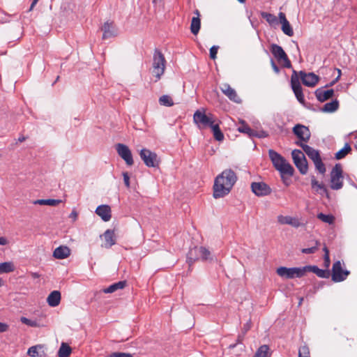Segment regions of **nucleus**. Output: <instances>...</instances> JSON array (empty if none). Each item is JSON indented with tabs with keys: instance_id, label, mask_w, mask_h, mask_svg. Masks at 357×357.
<instances>
[{
	"instance_id": "1",
	"label": "nucleus",
	"mask_w": 357,
	"mask_h": 357,
	"mask_svg": "<svg viewBox=\"0 0 357 357\" xmlns=\"http://www.w3.org/2000/svg\"><path fill=\"white\" fill-rule=\"evenodd\" d=\"M237 181L236 174L231 169H225L214 181L213 197L222 198L227 195Z\"/></svg>"
},
{
	"instance_id": "2",
	"label": "nucleus",
	"mask_w": 357,
	"mask_h": 357,
	"mask_svg": "<svg viewBox=\"0 0 357 357\" xmlns=\"http://www.w3.org/2000/svg\"><path fill=\"white\" fill-rule=\"evenodd\" d=\"M269 158L274 167L280 173L283 182L288 185L286 182L285 175L291 176L294 174V167L282 157L280 154L273 149L268 151Z\"/></svg>"
},
{
	"instance_id": "3",
	"label": "nucleus",
	"mask_w": 357,
	"mask_h": 357,
	"mask_svg": "<svg viewBox=\"0 0 357 357\" xmlns=\"http://www.w3.org/2000/svg\"><path fill=\"white\" fill-rule=\"evenodd\" d=\"M166 60L162 53L155 49L153 56V73L155 77V82L160 79L165 73Z\"/></svg>"
},
{
	"instance_id": "4",
	"label": "nucleus",
	"mask_w": 357,
	"mask_h": 357,
	"mask_svg": "<svg viewBox=\"0 0 357 357\" xmlns=\"http://www.w3.org/2000/svg\"><path fill=\"white\" fill-rule=\"evenodd\" d=\"M276 273L283 279L300 278L305 274L306 268H305V266L291 268L280 266L277 268Z\"/></svg>"
},
{
	"instance_id": "5",
	"label": "nucleus",
	"mask_w": 357,
	"mask_h": 357,
	"mask_svg": "<svg viewBox=\"0 0 357 357\" xmlns=\"http://www.w3.org/2000/svg\"><path fill=\"white\" fill-rule=\"evenodd\" d=\"M193 121L197 126L201 128H211L214 124V116L208 113L206 114L204 111L197 109L193 115Z\"/></svg>"
},
{
	"instance_id": "6",
	"label": "nucleus",
	"mask_w": 357,
	"mask_h": 357,
	"mask_svg": "<svg viewBox=\"0 0 357 357\" xmlns=\"http://www.w3.org/2000/svg\"><path fill=\"white\" fill-rule=\"evenodd\" d=\"M343 186L342 169L340 163L336 164L331 172V188L337 190Z\"/></svg>"
},
{
	"instance_id": "7",
	"label": "nucleus",
	"mask_w": 357,
	"mask_h": 357,
	"mask_svg": "<svg viewBox=\"0 0 357 357\" xmlns=\"http://www.w3.org/2000/svg\"><path fill=\"white\" fill-rule=\"evenodd\" d=\"M292 158L296 167L301 174H306L308 169L307 162L304 153L298 149H295L291 153Z\"/></svg>"
},
{
	"instance_id": "8",
	"label": "nucleus",
	"mask_w": 357,
	"mask_h": 357,
	"mask_svg": "<svg viewBox=\"0 0 357 357\" xmlns=\"http://www.w3.org/2000/svg\"><path fill=\"white\" fill-rule=\"evenodd\" d=\"M291 86L297 100L300 103L303 104L305 102L304 95L303 93L302 86L299 82L298 75L296 70H293L291 77Z\"/></svg>"
},
{
	"instance_id": "9",
	"label": "nucleus",
	"mask_w": 357,
	"mask_h": 357,
	"mask_svg": "<svg viewBox=\"0 0 357 357\" xmlns=\"http://www.w3.org/2000/svg\"><path fill=\"white\" fill-rule=\"evenodd\" d=\"M139 155L146 167H155L158 166L159 161L158 155L155 152L146 149H142L139 152Z\"/></svg>"
},
{
	"instance_id": "10",
	"label": "nucleus",
	"mask_w": 357,
	"mask_h": 357,
	"mask_svg": "<svg viewBox=\"0 0 357 357\" xmlns=\"http://www.w3.org/2000/svg\"><path fill=\"white\" fill-rule=\"evenodd\" d=\"M271 51L278 61H283L285 68H289L291 67V61L281 46L277 44H272Z\"/></svg>"
},
{
	"instance_id": "11",
	"label": "nucleus",
	"mask_w": 357,
	"mask_h": 357,
	"mask_svg": "<svg viewBox=\"0 0 357 357\" xmlns=\"http://www.w3.org/2000/svg\"><path fill=\"white\" fill-rule=\"evenodd\" d=\"M332 272V280L335 282L344 281L350 273L349 271L342 269L340 261H337L333 264Z\"/></svg>"
},
{
	"instance_id": "12",
	"label": "nucleus",
	"mask_w": 357,
	"mask_h": 357,
	"mask_svg": "<svg viewBox=\"0 0 357 357\" xmlns=\"http://www.w3.org/2000/svg\"><path fill=\"white\" fill-rule=\"evenodd\" d=\"M277 219L280 225H288L294 228L305 227L306 225V222H304L302 218L298 217L280 215L277 217Z\"/></svg>"
},
{
	"instance_id": "13",
	"label": "nucleus",
	"mask_w": 357,
	"mask_h": 357,
	"mask_svg": "<svg viewBox=\"0 0 357 357\" xmlns=\"http://www.w3.org/2000/svg\"><path fill=\"white\" fill-rule=\"evenodd\" d=\"M293 133L299 139L298 142L307 143L310 139L309 128L301 124H296L292 129Z\"/></svg>"
},
{
	"instance_id": "14",
	"label": "nucleus",
	"mask_w": 357,
	"mask_h": 357,
	"mask_svg": "<svg viewBox=\"0 0 357 357\" xmlns=\"http://www.w3.org/2000/svg\"><path fill=\"white\" fill-rule=\"evenodd\" d=\"M116 149L119 155L124 160L127 165L131 166L133 165L132 155L128 146L123 144H117Z\"/></svg>"
},
{
	"instance_id": "15",
	"label": "nucleus",
	"mask_w": 357,
	"mask_h": 357,
	"mask_svg": "<svg viewBox=\"0 0 357 357\" xmlns=\"http://www.w3.org/2000/svg\"><path fill=\"white\" fill-rule=\"evenodd\" d=\"M252 192L257 197H264L271 193V188L264 182H253L251 183Z\"/></svg>"
},
{
	"instance_id": "16",
	"label": "nucleus",
	"mask_w": 357,
	"mask_h": 357,
	"mask_svg": "<svg viewBox=\"0 0 357 357\" xmlns=\"http://www.w3.org/2000/svg\"><path fill=\"white\" fill-rule=\"evenodd\" d=\"M298 77L301 79L302 83L308 87L314 86L319 82V77L314 73H305V71L301 70L299 72Z\"/></svg>"
},
{
	"instance_id": "17",
	"label": "nucleus",
	"mask_w": 357,
	"mask_h": 357,
	"mask_svg": "<svg viewBox=\"0 0 357 357\" xmlns=\"http://www.w3.org/2000/svg\"><path fill=\"white\" fill-rule=\"evenodd\" d=\"M220 90L230 100L236 103L241 102V99L238 97L236 91L229 84H223L220 86Z\"/></svg>"
},
{
	"instance_id": "18",
	"label": "nucleus",
	"mask_w": 357,
	"mask_h": 357,
	"mask_svg": "<svg viewBox=\"0 0 357 357\" xmlns=\"http://www.w3.org/2000/svg\"><path fill=\"white\" fill-rule=\"evenodd\" d=\"M296 144L301 147L304 152L312 161H314L321 157L319 151L313 149L309 145L301 142H296Z\"/></svg>"
},
{
	"instance_id": "19",
	"label": "nucleus",
	"mask_w": 357,
	"mask_h": 357,
	"mask_svg": "<svg viewBox=\"0 0 357 357\" xmlns=\"http://www.w3.org/2000/svg\"><path fill=\"white\" fill-rule=\"evenodd\" d=\"M101 29L103 31L102 39L104 40L117 35V31L113 22L109 21L105 22Z\"/></svg>"
},
{
	"instance_id": "20",
	"label": "nucleus",
	"mask_w": 357,
	"mask_h": 357,
	"mask_svg": "<svg viewBox=\"0 0 357 357\" xmlns=\"http://www.w3.org/2000/svg\"><path fill=\"white\" fill-rule=\"evenodd\" d=\"M96 213L99 215L104 222L111 219V208L108 205H100L96 209Z\"/></svg>"
},
{
	"instance_id": "21",
	"label": "nucleus",
	"mask_w": 357,
	"mask_h": 357,
	"mask_svg": "<svg viewBox=\"0 0 357 357\" xmlns=\"http://www.w3.org/2000/svg\"><path fill=\"white\" fill-rule=\"evenodd\" d=\"M314 93H315L317 99L319 102H323L333 96L334 90L333 89L324 90L322 88H319L315 91Z\"/></svg>"
},
{
	"instance_id": "22",
	"label": "nucleus",
	"mask_w": 357,
	"mask_h": 357,
	"mask_svg": "<svg viewBox=\"0 0 357 357\" xmlns=\"http://www.w3.org/2000/svg\"><path fill=\"white\" fill-rule=\"evenodd\" d=\"M61 301V293L59 291H52L47 298V303L50 307H56Z\"/></svg>"
},
{
	"instance_id": "23",
	"label": "nucleus",
	"mask_w": 357,
	"mask_h": 357,
	"mask_svg": "<svg viewBox=\"0 0 357 357\" xmlns=\"http://www.w3.org/2000/svg\"><path fill=\"white\" fill-rule=\"evenodd\" d=\"M70 254V250L67 246L61 245L54 250L53 257L56 259H63L67 258Z\"/></svg>"
},
{
	"instance_id": "24",
	"label": "nucleus",
	"mask_w": 357,
	"mask_h": 357,
	"mask_svg": "<svg viewBox=\"0 0 357 357\" xmlns=\"http://www.w3.org/2000/svg\"><path fill=\"white\" fill-rule=\"evenodd\" d=\"M305 268H306V272L311 271L321 278H328L330 276L329 271L321 269L317 266H305Z\"/></svg>"
},
{
	"instance_id": "25",
	"label": "nucleus",
	"mask_w": 357,
	"mask_h": 357,
	"mask_svg": "<svg viewBox=\"0 0 357 357\" xmlns=\"http://www.w3.org/2000/svg\"><path fill=\"white\" fill-rule=\"evenodd\" d=\"M195 13L197 15V17H193L191 21L190 24V30L192 34L197 35L200 29L201 21L199 17V13L197 10H196Z\"/></svg>"
},
{
	"instance_id": "26",
	"label": "nucleus",
	"mask_w": 357,
	"mask_h": 357,
	"mask_svg": "<svg viewBox=\"0 0 357 357\" xmlns=\"http://www.w3.org/2000/svg\"><path fill=\"white\" fill-rule=\"evenodd\" d=\"M104 238L105 241V247L106 248H111L112 245H114L116 243L115 239H114V232L113 230L107 229L105 231L104 234Z\"/></svg>"
},
{
	"instance_id": "27",
	"label": "nucleus",
	"mask_w": 357,
	"mask_h": 357,
	"mask_svg": "<svg viewBox=\"0 0 357 357\" xmlns=\"http://www.w3.org/2000/svg\"><path fill=\"white\" fill-rule=\"evenodd\" d=\"M126 285V281L122 280L119 281L118 282L114 283L109 286L107 288L103 289V292L105 294H111L119 289H123Z\"/></svg>"
},
{
	"instance_id": "28",
	"label": "nucleus",
	"mask_w": 357,
	"mask_h": 357,
	"mask_svg": "<svg viewBox=\"0 0 357 357\" xmlns=\"http://www.w3.org/2000/svg\"><path fill=\"white\" fill-rule=\"evenodd\" d=\"M43 344H36L32 346L28 349L27 355L31 357H43L45 355V352L42 351L40 353L38 351L39 349L44 348Z\"/></svg>"
},
{
	"instance_id": "29",
	"label": "nucleus",
	"mask_w": 357,
	"mask_h": 357,
	"mask_svg": "<svg viewBox=\"0 0 357 357\" xmlns=\"http://www.w3.org/2000/svg\"><path fill=\"white\" fill-rule=\"evenodd\" d=\"M311 185L313 189H315L317 192H319L321 195H328V190L323 183H319L314 176L311 178Z\"/></svg>"
},
{
	"instance_id": "30",
	"label": "nucleus",
	"mask_w": 357,
	"mask_h": 357,
	"mask_svg": "<svg viewBox=\"0 0 357 357\" xmlns=\"http://www.w3.org/2000/svg\"><path fill=\"white\" fill-rule=\"evenodd\" d=\"M199 259V247H194L190 249L187 255V262L191 266L195 261Z\"/></svg>"
},
{
	"instance_id": "31",
	"label": "nucleus",
	"mask_w": 357,
	"mask_h": 357,
	"mask_svg": "<svg viewBox=\"0 0 357 357\" xmlns=\"http://www.w3.org/2000/svg\"><path fill=\"white\" fill-rule=\"evenodd\" d=\"M339 107V101L337 100H332L330 102L326 103L321 110L324 112H335Z\"/></svg>"
},
{
	"instance_id": "32",
	"label": "nucleus",
	"mask_w": 357,
	"mask_h": 357,
	"mask_svg": "<svg viewBox=\"0 0 357 357\" xmlns=\"http://www.w3.org/2000/svg\"><path fill=\"white\" fill-rule=\"evenodd\" d=\"M62 202L61 199H36L33 202V204H39V205H48V206H56Z\"/></svg>"
},
{
	"instance_id": "33",
	"label": "nucleus",
	"mask_w": 357,
	"mask_h": 357,
	"mask_svg": "<svg viewBox=\"0 0 357 357\" xmlns=\"http://www.w3.org/2000/svg\"><path fill=\"white\" fill-rule=\"evenodd\" d=\"M72 352L71 347L65 342H62L58 351V357H68Z\"/></svg>"
},
{
	"instance_id": "34",
	"label": "nucleus",
	"mask_w": 357,
	"mask_h": 357,
	"mask_svg": "<svg viewBox=\"0 0 357 357\" xmlns=\"http://www.w3.org/2000/svg\"><path fill=\"white\" fill-rule=\"evenodd\" d=\"M15 271V266L12 261H5L0 263V275L9 273Z\"/></svg>"
},
{
	"instance_id": "35",
	"label": "nucleus",
	"mask_w": 357,
	"mask_h": 357,
	"mask_svg": "<svg viewBox=\"0 0 357 357\" xmlns=\"http://www.w3.org/2000/svg\"><path fill=\"white\" fill-rule=\"evenodd\" d=\"M351 151V146L348 143H346L344 146L335 153V158L336 160H341L344 158Z\"/></svg>"
},
{
	"instance_id": "36",
	"label": "nucleus",
	"mask_w": 357,
	"mask_h": 357,
	"mask_svg": "<svg viewBox=\"0 0 357 357\" xmlns=\"http://www.w3.org/2000/svg\"><path fill=\"white\" fill-rule=\"evenodd\" d=\"M270 356L269 347L264 344L259 347L253 357H270Z\"/></svg>"
},
{
	"instance_id": "37",
	"label": "nucleus",
	"mask_w": 357,
	"mask_h": 357,
	"mask_svg": "<svg viewBox=\"0 0 357 357\" xmlns=\"http://www.w3.org/2000/svg\"><path fill=\"white\" fill-rule=\"evenodd\" d=\"M238 130L240 132L248 135L250 137H253L255 135V130L248 126L243 121L241 122V126L238 128Z\"/></svg>"
},
{
	"instance_id": "38",
	"label": "nucleus",
	"mask_w": 357,
	"mask_h": 357,
	"mask_svg": "<svg viewBox=\"0 0 357 357\" xmlns=\"http://www.w3.org/2000/svg\"><path fill=\"white\" fill-rule=\"evenodd\" d=\"M211 128L213 131V137L217 141L221 142L224 139V135H223L222 132L221 131L218 124L214 123L211 127Z\"/></svg>"
},
{
	"instance_id": "39",
	"label": "nucleus",
	"mask_w": 357,
	"mask_h": 357,
	"mask_svg": "<svg viewBox=\"0 0 357 357\" xmlns=\"http://www.w3.org/2000/svg\"><path fill=\"white\" fill-rule=\"evenodd\" d=\"M261 16L262 18L265 19L266 22L271 26L275 25L278 24V19L276 16L274 15L266 13V12H261Z\"/></svg>"
},
{
	"instance_id": "40",
	"label": "nucleus",
	"mask_w": 357,
	"mask_h": 357,
	"mask_svg": "<svg viewBox=\"0 0 357 357\" xmlns=\"http://www.w3.org/2000/svg\"><path fill=\"white\" fill-rule=\"evenodd\" d=\"M317 218L321 220L324 222L328 223V224H333L335 220V218L333 215L328 214L326 215L323 213H319L317 214Z\"/></svg>"
},
{
	"instance_id": "41",
	"label": "nucleus",
	"mask_w": 357,
	"mask_h": 357,
	"mask_svg": "<svg viewBox=\"0 0 357 357\" xmlns=\"http://www.w3.org/2000/svg\"><path fill=\"white\" fill-rule=\"evenodd\" d=\"M159 103L161 105H164L166 107H171L174 105V102L172 98L168 95H163L159 98Z\"/></svg>"
},
{
	"instance_id": "42",
	"label": "nucleus",
	"mask_w": 357,
	"mask_h": 357,
	"mask_svg": "<svg viewBox=\"0 0 357 357\" xmlns=\"http://www.w3.org/2000/svg\"><path fill=\"white\" fill-rule=\"evenodd\" d=\"M319 245V242L318 241H313L310 248H303L301 250L302 253L303 254H313L316 252L318 250V246Z\"/></svg>"
},
{
	"instance_id": "43",
	"label": "nucleus",
	"mask_w": 357,
	"mask_h": 357,
	"mask_svg": "<svg viewBox=\"0 0 357 357\" xmlns=\"http://www.w3.org/2000/svg\"><path fill=\"white\" fill-rule=\"evenodd\" d=\"M282 31L285 35L288 36H292L294 35L293 29L289 21L287 22H284V23L282 24Z\"/></svg>"
},
{
	"instance_id": "44",
	"label": "nucleus",
	"mask_w": 357,
	"mask_h": 357,
	"mask_svg": "<svg viewBox=\"0 0 357 357\" xmlns=\"http://www.w3.org/2000/svg\"><path fill=\"white\" fill-rule=\"evenodd\" d=\"M315 168L319 171L320 174H324L326 172V167L322 162L321 158H319L317 160L313 161Z\"/></svg>"
},
{
	"instance_id": "45",
	"label": "nucleus",
	"mask_w": 357,
	"mask_h": 357,
	"mask_svg": "<svg viewBox=\"0 0 357 357\" xmlns=\"http://www.w3.org/2000/svg\"><path fill=\"white\" fill-rule=\"evenodd\" d=\"M211 255L210 251L204 247H199V258L202 260H207Z\"/></svg>"
},
{
	"instance_id": "46",
	"label": "nucleus",
	"mask_w": 357,
	"mask_h": 357,
	"mask_svg": "<svg viewBox=\"0 0 357 357\" xmlns=\"http://www.w3.org/2000/svg\"><path fill=\"white\" fill-rule=\"evenodd\" d=\"M298 357H310V349L307 345L305 344L299 348Z\"/></svg>"
},
{
	"instance_id": "47",
	"label": "nucleus",
	"mask_w": 357,
	"mask_h": 357,
	"mask_svg": "<svg viewBox=\"0 0 357 357\" xmlns=\"http://www.w3.org/2000/svg\"><path fill=\"white\" fill-rule=\"evenodd\" d=\"M20 321L22 324H24L31 327H36L38 326L36 320L29 319L24 317H22Z\"/></svg>"
},
{
	"instance_id": "48",
	"label": "nucleus",
	"mask_w": 357,
	"mask_h": 357,
	"mask_svg": "<svg viewBox=\"0 0 357 357\" xmlns=\"http://www.w3.org/2000/svg\"><path fill=\"white\" fill-rule=\"evenodd\" d=\"M106 357H134L132 354L124 352H113Z\"/></svg>"
},
{
	"instance_id": "49",
	"label": "nucleus",
	"mask_w": 357,
	"mask_h": 357,
	"mask_svg": "<svg viewBox=\"0 0 357 357\" xmlns=\"http://www.w3.org/2000/svg\"><path fill=\"white\" fill-rule=\"evenodd\" d=\"M218 48L219 47L216 45H213L210 48V57L212 59H215L216 58Z\"/></svg>"
},
{
	"instance_id": "50",
	"label": "nucleus",
	"mask_w": 357,
	"mask_h": 357,
	"mask_svg": "<svg viewBox=\"0 0 357 357\" xmlns=\"http://www.w3.org/2000/svg\"><path fill=\"white\" fill-rule=\"evenodd\" d=\"M245 334L243 333L242 334H240L238 335V337H237V340H236V344H231L229 345V348L230 349H233L234 348L237 344H240V343H242L243 339H244V336H245Z\"/></svg>"
},
{
	"instance_id": "51",
	"label": "nucleus",
	"mask_w": 357,
	"mask_h": 357,
	"mask_svg": "<svg viewBox=\"0 0 357 357\" xmlns=\"http://www.w3.org/2000/svg\"><path fill=\"white\" fill-rule=\"evenodd\" d=\"M123 181L127 188L130 187V176L128 172H123Z\"/></svg>"
},
{
	"instance_id": "52",
	"label": "nucleus",
	"mask_w": 357,
	"mask_h": 357,
	"mask_svg": "<svg viewBox=\"0 0 357 357\" xmlns=\"http://www.w3.org/2000/svg\"><path fill=\"white\" fill-rule=\"evenodd\" d=\"M267 136H268V134L265 131L261 130L260 132H257V131L255 130L254 137H256L258 138H264V137H266Z\"/></svg>"
},
{
	"instance_id": "53",
	"label": "nucleus",
	"mask_w": 357,
	"mask_h": 357,
	"mask_svg": "<svg viewBox=\"0 0 357 357\" xmlns=\"http://www.w3.org/2000/svg\"><path fill=\"white\" fill-rule=\"evenodd\" d=\"M251 328V321L249 320L248 322H246L243 328H242V333L244 334H246V333Z\"/></svg>"
},
{
	"instance_id": "54",
	"label": "nucleus",
	"mask_w": 357,
	"mask_h": 357,
	"mask_svg": "<svg viewBox=\"0 0 357 357\" xmlns=\"http://www.w3.org/2000/svg\"><path fill=\"white\" fill-rule=\"evenodd\" d=\"M9 326L6 324L0 321V333L6 332L8 330Z\"/></svg>"
},
{
	"instance_id": "55",
	"label": "nucleus",
	"mask_w": 357,
	"mask_h": 357,
	"mask_svg": "<svg viewBox=\"0 0 357 357\" xmlns=\"http://www.w3.org/2000/svg\"><path fill=\"white\" fill-rule=\"evenodd\" d=\"M278 16H279L280 22L281 24L284 23V22H288V20L286 18L285 14L284 13L280 12L278 14Z\"/></svg>"
},
{
	"instance_id": "56",
	"label": "nucleus",
	"mask_w": 357,
	"mask_h": 357,
	"mask_svg": "<svg viewBox=\"0 0 357 357\" xmlns=\"http://www.w3.org/2000/svg\"><path fill=\"white\" fill-rule=\"evenodd\" d=\"M324 264L328 268L330 266V263H331L329 254H324Z\"/></svg>"
},
{
	"instance_id": "57",
	"label": "nucleus",
	"mask_w": 357,
	"mask_h": 357,
	"mask_svg": "<svg viewBox=\"0 0 357 357\" xmlns=\"http://www.w3.org/2000/svg\"><path fill=\"white\" fill-rule=\"evenodd\" d=\"M77 213L75 210H73V211L69 215V218H71L73 221H75L77 218Z\"/></svg>"
},
{
	"instance_id": "58",
	"label": "nucleus",
	"mask_w": 357,
	"mask_h": 357,
	"mask_svg": "<svg viewBox=\"0 0 357 357\" xmlns=\"http://www.w3.org/2000/svg\"><path fill=\"white\" fill-rule=\"evenodd\" d=\"M271 66L273 69V70L276 73H278L280 72V68H278V66L275 64V63L274 62L273 60H271Z\"/></svg>"
},
{
	"instance_id": "59",
	"label": "nucleus",
	"mask_w": 357,
	"mask_h": 357,
	"mask_svg": "<svg viewBox=\"0 0 357 357\" xmlns=\"http://www.w3.org/2000/svg\"><path fill=\"white\" fill-rule=\"evenodd\" d=\"M339 80V77H336L335 79H333L332 82H331L329 84H326L325 87H329L333 86L337 81Z\"/></svg>"
},
{
	"instance_id": "60",
	"label": "nucleus",
	"mask_w": 357,
	"mask_h": 357,
	"mask_svg": "<svg viewBox=\"0 0 357 357\" xmlns=\"http://www.w3.org/2000/svg\"><path fill=\"white\" fill-rule=\"evenodd\" d=\"M8 243V241L5 237H0V245H5Z\"/></svg>"
},
{
	"instance_id": "61",
	"label": "nucleus",
	"mask_w": 357,
	"mask_h": 357,
	"mask_svg": "<svg viewBox=\"0 0 357 357\" xmlns=\"http://www.w3.org/2000/svg\"><path fill=\"white\" fill-rule=\"evenodd\" d=\"M31 275L34 279L39 278L40 276V275L38 273H36V272L31 273Z\"/></svg>"
},
{
	"instance_id": "62",
	"label": "nucleus",
	"mask_w": 357,
	"mask_h": 357,
	"mask_svg": "<svg viewBox=\"0 0 357 357\" xmlns=\"http://www.w3.org/2000/svg\"><path fill=\"white\" fill-rule=\"evenodd\" d=\"M38 1V0H33L32 1V3H31L30 8H29V10H31L33 8V7L36 5Z\"/></svg>"
},
{
	"instance_id": "63",
	"label": "nucleus",
	"mask_w": 357,
	"mask_h": 357,
	"mask_svg": "<svg viewBox=\"0 0 357 357\" xmlns=\"http://www.w3.org/2000/svg\"><path fill=\"white\" fill-rule=\"evenodd\" d=\"M25 139H26V138L24 137H19L18 141L20 142H22L25 141Z\"/></svg>"
},
{
	"instance_id": "64",
	"label": "nucleus",
	"mask_w": 357,
	"mask_h": 357,
	"mask_svg": "<svg viewBox=\"0 0 357 357\" xmlns=\"http://www.w3.org/2000/svg\"><path fill=\"white\" fill-rule=\"evenodd\" d=\"M323 250H324L325 254H329V251L326 247H324Z\"/></svg>"
}]
</instances>
